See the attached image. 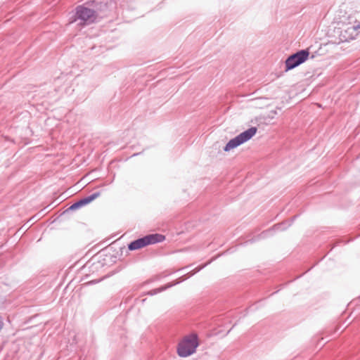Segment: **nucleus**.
Returning a JSON list of instances; mask_svg holds the SVG:
<instances>
[{
	"label": "nucleus",
	"mask_w": 360,
	"mask_h": 360,
	"mask_svg": "<svg viewBox=\"0 0 360 360\" xmlns=\"http://www.w3.org/2000/svg\"><path fill=\"white\" fill-rule=\"evenodd\" d=\"M100 195H101V192L98 191V192L94 193L93 194H91L89 196L81 198L80 200H81L83 205L84 206V205H88L91 202H92L94 200L96 199Z\"/></svg>",
	"instance_id": "9d476101"
},
{
	"label": "nucleus",
	"mask_w": 360,
	"mask_h": 360,
	"mask_svg": "<svg viewBox=\"0 0 360 360\" xmlns=\"http://www.w3.org/2000/svg\"><path fill=\"white\" fill-rule=\"evenodd\" d=\"M257 131V129L255 127H252L244 131L235 138L231 139L224 146V150L228 152L245 143L255 135Z\"/></svg>",
	"instance_id": "20e7f679"
},
{
	"label": "nucleus",
	"mask_w": 360,
	"mask_h": 360,
	"mask_svg": "<svg viewBox=\"0 0 360 360\" xmlns=\"http://www.w3.org/2000/svg\"><path fill=\"white\" fill-rule=\"evenodd\" d=\"M308 49L300 50L290 55L285 60V72L289 71L304 63L309 56Z\"/></svg>",
	"instance_id": "39448f33"
},
{
	"label": "nucleus",
	"mask_w": 360,
	"mask_h": 360,
	"mask_svg": "<svg viewBox=\"0 0 360 360\" xmlns=\"http://www.w3.org/2000/svg\"><path fill=\"white\" fill-rule=\"evenodd\" d=\"M186 278H184L181 279V281H175L174 283H168L166 285L162 286V287H161L160 288L153 290L150 291L148 293L150 295H155V294H157L158 292H162V291H163L165 290H167V289H168V288H171V287H172V286H174L175 285H177V284L180 283L181 282L184 281Z\"/></svg>",
	"instance_id": "1a4fd4ad"
},
{
	"label": "nucleus",
	"mask_w": 360,
	"mask_h": 360,
	"mask_svg": "<svg viewBox=\"0 0 360 360\" xmlns=\"http://www.w3.org/2000/svg\"><path fill=\"white\" fill-rule=\"evenodd\" d=\"M199 346L198 335L192 333L186 335L177 345V354L180 357H187L196 352Z\"/></svg>",
	"instance_id": "f257e3e1"
},
{
	"label": "nucleus",
	"mask_w": 360,
	"mask_h": 360,
	"mask_svg": "<svg viewBox=\"0 0 360 360\" xmlns=\"http://www.w3.org/2000/svg\"><path fill=\"white\" fill-rule=\"evenodd\" d=\"M287 222H283L281 224H277L273 226L272 229H269L268 230L264 231L262 232L259 235H258L255 238H252L248 241H250L251 243H253L255 241L258 240L260 238H265L271 235L274 230H278V231H284L287 229Z\"/></svg>",
	"instance_id": "6e6552de"
},
{
	"label": "nucleus",
	"mask_w": 360,
	"mask_h": 360,
	"mask_svg": "<svg viewBox=\"0 0 360 360\" xmlns=\"http://www.w3.org/2000/svg\"><path fill=\"white\" fill-rule=\"evenodd\" d=\"M165 236L160 233L148 234L142 238L131 241L128 244V249L131 251L141 249L149 245L155 244L164 241Z\"/></svg>",
	"instance_id": "7ed1b4c3"
},
{
	"label": "nucleus",
	"mask_w": 360,
	"mask_h": 360,
	"mask_svg": "<svg viewBox=\"0 0 360 360\" xmlns=\"http://www.w3.org/2000/svg\"><path fill=\"white\" fill-rule=\"evenodd\" d=\"M94 13H96V11H91L86 3L83 5L77 6L75 8V13L70 18V23L79 21L78 24L82 26L94 23L96 22L94 15Z\"/></svg>",
	"instance_id": "f03ea898"
},
{
	"label": "nucleus",
	"mask_w": 360,
	"mask_h": 360,
	"mask_svg": "<svg viewBox=\"0 0 360 360\" xmlns=\"http://www.w3.org/2000/svg\"><path fill=\"white\" fill-rule=\"evenodd\" d=\"M296 218V216H294V217L292 219V221H293Z\"/></svg>",
	"instance_id": "ddd939ff"
},
{
	"label": "nucleus",
	"mask_w": 360,
	"mask_h": 360,
	"mask_svg": "<svg viewBox=\"0 0 360 360\" xmlns=\"http://www.w3.org/2000/svg\"><path fill=\"white\" fill-rule=\"evenodd\" d=\"M86 4L91 11H96L94 15L96 21L98 19L102 18L105 15V12L108 8L106 3H103L101 0H95L91 2H86Z\"/></svg>",
	"instance_id": "0eeeda50"
},
{
	"label": "nucleus",
	"mask_w": 360,
	"mask_h": 360,
	"mask_svg": "<svg viewBox=\"0 0 360 360\" xmlns=\"http://www.w3.org/2000/svg\"><path fill=\"white\" fill-rule=\"evenodd\" d=\"M360 32V23L356 25H349L341 30L340 39L341 41H349L354 39Z\"/></svg>",
	"instance_id": "423d86ee"
},
{
	"label": "nucleus",
	"mask_w": 360,
	"mask_h": 360,
	"mask_svg": "<svg viewBox=\"0 0 360 360\" xmlns=\"http://www.w3.org/2000/svg\"><path fill=\"white\" fill-rule=\"evenodd\" d=\"M207 265V264H205L204 265L201 266H198L197 267L195 271L191 273L187 278H189L191 276H192L193 275H194L195 274H196L197 272L200 271L201 269H202L205 266Z\"/></svg>",
	"instance_id": "f8f14e48"
},
{
	"label": "nucleus",
	"mask_w": 360,
	"mask_h": 360,
	"mask_svg": "<svg viewBox=\"0 0 360 360\" xmlns=\"http://www.w3.org/2000/svg\"><path fill=\"white\" fill-rule=\"evenodd\" d=\"M83 204L81 201V200H79L78 201L74 202L72 205H71L67 210L66 212H68L70 210L74 211L82 207H83Z\"/></svg>",
	"instance_id": "9b49d317"
}]
</instances>
